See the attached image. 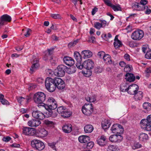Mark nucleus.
I'll return each instance as SVG.
<instances>
[{"instance_id":"obj_24","label":"nucleus","mask_w":151,"mask_h":151,"mask_svg":"<svg viewBox=\"0 0 151 151\" xmlns=\"http://www.w3.org/2000/svg\"><path fill=\"white\" fill-rule=\"evenodd\" d=\"M143 97V93L141 91H137L134 95V98L135 101L141 100Z\"/></svg>"},{"instance_id":"obj_2","label":"nucleus","mask_w":151,"mask_h":151,"mask_svg":"<svg viewBox=\"0 0 151 151\" xmlns=\"http://www.w3.org/2000/svg\"><path fill=\"white\" fill-rule=\"evenodd\" d=\"M45 87L47 90L50 92L54 91L56 89L54 78H47L45 81Z\"/></svg>"},{"instance_id":"obj_11","label":"nucleus","mask_w":151,"mask_h":151,"mask_svg":"<svg viewBox=\"0 0 151 151\" xmlns=\"http://www.w3.org/2000/svg\"><path fill=\"white\" fill-rule=\"evenodd\" d=\"M111 130L112 133L117 134L122 133L124 131L123 127L118 124H114L111 127Z\"/></svg>"},{"instance_id":"obj_5","label":"nucleus","mask_w":151,"mask_h":151,"mask_svg":"<svg viewBox=\"0 0 151 151\" xmlns=\"http://www.w3.org/2000/svg\"><path fill=\"white\" fill-rule=\"evenodd\" d=\"M31 145L34 149L38 150H41L45 147L44 143L38 139H34L31 141Z\"/></svg>"},{"instance_id":"obj_40","label":"nucleus","mask_w":151,"mask_h":151,"mask_svg":"<svg viewBox=\"0 0 151 151\" xmlns=\"http://www.w3.org/2000/svg\"><path fill=\"white\" fill-rule=\"evenodd\" d=\"M114 47L116 49L120 47L122 45L121 42L120 40H116L114 42Z\"/></svg>"},{"instance_id":"obj_18","label":"nucleus","mask_w":151,"mask_h":151,"mask_svg":"<svg viewBox=\"0 0 151 151\" xmlns=\"http://www.w3.org/2000/svg\"><path fill=\"white\" fill-rule=\"evenodd\" d=\"M35 132L37 136L40 137H45L48 134L47 131L44 128L37 130Z\"/></svg>"},{"instance_id":"obj_38","label":"nucleus","mask_w":151,"mask_h":151,"mask_svg":"<svg viewBox=\"0 0 151 151\" xmlns=\"http://www.w3.org/2000/svg\"><path fill=\"white\" fill-rule=\"evenodd\" d=\"M50 58L49 60L50 61L52 65L55 64L57 63L58 60V58L57 57L52 56H50Z\"/></svg>"},{"instance_id":"obj_42","label":"nucleus","mask_w":151,"mask_h":151,"mask_svg":"<svg viewBox=\"0 0 151 151\" xmlns=\"http://www.w3.org/2000/svg\"><path fill=\"white\" fill-rule=\"evenodd\" d=\"M132 67L131 65L127 64L124 68V71L127 73L132 70Z\"/></svg>"},{"instance_id":"obj_30","label":"nucleus","mask_w":151,"mask_h":151,"mask_svg":"<svg viewBox=\"0 0 151 151\" xmlns=\"http://www.w3.org/2000/svg\"><path fill=\"white\" fill-rule=\"evenodd\" d=\"M76 68L74 66H71L69 68L67 67L66 69V72L69 74H72L75 72Z\"/></svg>"},{"instance_id":"obj_1","label":"nucleus","mask_w":151,"mask_h":151,"mask_svg":"<svg viewBox=\"0 0 151 151\" xmlns=\"http://www.w3.org/2000/svg\"><path fill=\"white\" fill-rule=\"evenodd\" d=\"M46 98L45 94L43 92H37L34 95L33 99L35 102L38 104V106L40 107V106L44 107L45 104L43 103Z\"/></svg>"},{"instance_id":"obj_23","label":"nucleus","mask_w":151,"mask_h":151,"mask_svg":"<svg viewBox=\"0 0 151 151\" xmlns=\"http://www.w3.org/2000/svg\"><path fill=\"white\" fill-rule=\"evenodd\" d=\"M125 76L126 77L125 78L127 81L130 82L134 81L135 80V77L132 73H127L126 74Z\"/></svg>"},{"instance_id":"obj_58","label":"nucleus","mask_w":151,"mask_h":151,"mask_svg":"<svg viewBox=\"0 0 151 151\" xmlns=\"http://www.w3.org/2000/svg\"><path fill=\"white\" fill-rule=\"evenodd\" d=\"M148 3V1L147 0H141L140 3L143 6H145Z\"/></svg>"},{"instance_id":"obj_21","label":"nucleus","mask_w":151,"mask_h":151,"mask_svg":"<svg viewBox=\"0 0 151 151\" xmlns=\"http://www.w3.org/2000/svg\"><path fill=\"white\" fill-rule=\"evenodd\" d=\"M106 137L104 135H102L97 139V143L100 146H104L106 145Z\"/></svg>"},{"instance_id":"obj_35","label":"nucleus","mask_w":151,"mask_h":151,"mask_svg":"<svg viewBox=\"0 0 151 151\" xmlns=\"http://www.w3.org/2000/svg\"><path fill=\"white\" fill-rule=\"evenodd\" d=\"M86 101L89 102H94L96 99V96L94 95H92V96H88L86 97Z\"/></svg>"},{"instance_id":"obj_59","label":"nucleus","mask_w":151,"mask_h":151,"mask_svg":"<svg viewBox=\"0 0 151 151\" xmlns=\"http://www.w3.org/2000/svg\"><path fill=\"white\" fill-rule=\"evenodd\" d=\"M142 120H144L147 122L151 123V115L147 116V119H144Z\"/></svg>"},{"instance_id":"obj_46","label":"nucleus","mask_w":151,"mask_h":151,"mask_svg":"<svg viewBox=\"0 0 151 151\" xmlns=\"http://www.w3.org/2000/svg\"><path fill=\"white\" fill-rule=\"evenodd\" d=\"M94 27L98 29H99L102 27V25L101 24L98 22H95L94 24Z\"/></svg>"},{"instance_id":"obj_20","label":"nucleus","mask_w":151,"mask_h":151,"mask_svg":"<svg viewBox=\"0 0 151 151\" xmlns=\"http://www.w3.org/2000/svg\"><path fill=\"white\" fill-rule=\"evenodd\" d=\"M41 124V121L37 119H31L28 122V125L31 127H36L38 126Z\"/></svg>"},{"instance_id":"obj_12","label":"nucleus","mask_w":151,"mask_h":151,"mask_svg":"<svg viewBox=\"0 0 151 151\" xmlns=\"http://www.w3.org/2000/svg\"><path fill=\"white\" fill-rule=\"evenodd\" d=\"M55 84L56 87L60 90L64 89L65 87V84L64 81L61 78L55 77L54 78Z\"/></svg>"},{"instance_id":"obj_48","label":"nucleus","mask_w":151,"mask_h":151,"mask_svg":"<svg viewBox=\"0 0 151 151\" xmlns=\"http://www.w3.org/2000/svg\"><path fill=\"white\" fill-rule=\"evenodd\" d=\"M94 145V143L93 142L90 141L87 143L86 147L88 149H91Z\"/></svg>"},{"instance_id":"obj_17","label":"nucleus","mask_w":151,"mask_h":151,"mask_svg":"<svg viewBox=\"0 0 151 151\" xmlns=\"http://www.w3.org/2000/svg\"><path fill=\"white\" fill-rule=\"evenodd\" d=\"M23 133L25 135H34L36 131L32 128L25 127L23 129Z\"/></svg>"},{"instance_id":"obj_4","label":"nucleus","mask_w":151,"mask_h":151,"mask_svg":"<svg viewBox=\"0 0 151 151\" xmlns=\"http://www.w3.org/2000/svg\"><path fill=\"white\" fill-rule=\"evenodd\" d=\"M124 86L121 87V89L123 92L127 91L130 95H134L139 90V86L136 84H132L129 86L128 88H124Z\"/></svg>"},{"instance_id":"obj_57","label":"nucleus","mask_w":151,"mask_h":151,"mask_svg":"<svg viewBox=\"0 0 151 151\" xmlns=\"http://www.w3.org/2000/svg\"><path fill=\"white\" fill-rule=\"evenodd\" d=\"M145 58L147 59H151V50L147 51L145 55Z\"/></svg>"},{"instance_id":"obj_56","label":"nucleus","mask_w":151,"mask_h":151,"mask_svg":"<svg viewBox=\"0 0 151 151\" xmlns=\"http://www.w3.org/2000/svg\"><path fill=\"white\" fill-rule=\"evenodd\" d=\"M11 139V138L10 137L6 136V137H4L2 139V140L5 142H8Z\"/></svg>"},{"instance_id":"obj_14","label":"nucleus","mask_w":151,"mask_h":151,"mask_svg":"<svg viewBox=\"0 0 151 151\" xmlns=\"http://www.w3.org/2000/svg\"><path fill=\"white\" fill-rule=\"evenodd\" d=\"M122 139V137L120 134H113L109 138V140L114 143L119 142Z\"/></svg>"},{"instance_id":"obj_16","label":"nucleus","mask_w":151,"mask_h":151,"mask_svg":"<svg viewBox=\"0 0 151 151\" xmlns=\"http://www.w3.org/2000/svg\"><path fill=\"white\" fill-rule=\"evenodd\" d=\"M141 127L145 130L151 131V123L147 122L144 120H142L140 122Z\"/></svg>"},{"instance_id":"obj_61","label":"nucleus","mask_w":151,"mask_h":151,"mask_svg":"<svg viewBox=\"0 0 151 151\" xmlns=\"http://www.w3.org/2000/svg\"><path fill=\"white\" fill-rule=\"evenodd\" d=\"M145 7V9H146V11L145 12V13L146 14H149L151 12V10L148 9V7L147 6Z\"/></svg>"},{"instance_id":"obj_27","label":"nucleus","mask_w":151,"mask_h":151,"mask_svg":"<svg viewBox=\"0 0 151 151\" xmlns=\"http://www.w3.org/2000/svg\"><path fill=\"white\" fill-rule=\"evenodd\" d=\"M148 135L144 133H141L139 136V139L140 141H146L148 139Z\"/></svg>"},{"instance_id":"obj_62","label":"nucleus","mask_w":151,"mask_h":151,"mask_svg":"<svg viewBox=\"0 0 151 151\" xmlns=\"http://www.w3.org/2000/svg\"><path fill=\"white\" fill-rule=\"evenodd\" d=\"M119 65L122 67H125L127 65L126 63L124 61H120L119 63Z\"/></svg>"},{"instance_id":"obj_36","label":"nucleus","mask_w":151,"mask_h":151,"mask_svg":"<svg viewBox=\"0 0 151 151\" xmlns=\"http://www.w3.org/2000/svg\"><path fill=\"white\" fill-rule=\"evenodd\" d=\"M54 109H49L47 110V111L46 112V114H48V117L52 116V117H55L57 116L56 114L53 113L52 110Z\"/></svg>"},{"instance_id":"obj_22","label":"nucleus","mask_w":151,"mask_h":151,"mask_svg":"<svg viewBox=\"0 0 151 151\" xmlns=\"http://www.w3.org/2000/svg\"><path fill=\"white\" fill-rule=\"evenodd\" d=\"M72 126L70 124H65L62 127L63 132L66 133H69L71 132L72 130Z\"/></svg>"},{"instance_id":"obj_50","label":"nucleus","mask_w":151,"mask_h":151,"mask_svg":"<svg viewBox=\"0 0 151 151\" xmlns=\"http://www.w3.org/2000/svg\"><path fill=\"white\" fill-rule=\"evenodd\" d=\"M50 16L55 19H60L61 18L60 15L58 14H51Z\"/></svg>"},{"instance_id":"obj_25","label":"nucleus","mask_w":151,"mask_h":151,"mask_svg":"<svg viewBox=\"0 0 151 151\" xmlns=\"http://www.w3.org/2000/svg\"><path fill=\"white\" fill-rule=\"evenodd\" d=\"M90 140V138L88 136L83 135L78 137V140L81 143H86L88 142Z\"/></svg>"},{"instance_id":"obj_7","label":"nucleus","mask_w":151,"mask_h":151,"mask_svg":"<svg viewBox=\"0 0 151 151\" xmlns=\"http://www.w3.org/2000/svg\"><path fill=\"white\" fill-rule=\"evenodd\" d=\"M39 62V59L37 58L35 56H33L31 61L32 65L30 68V72L31 74L33 73L38 69L40 66V64Z\"/></svg>"},{"instance_id":"obj_28","label":"nucleus","mask_w":151,"mask_h":151,"mask_svg":"<svg viewBox=\"0 0 151 151\" xmlns=\"http://www.w3.org/2000/svg\"><path fill=\"white\" fill-rule=\"evenodd\" d=\"M93 127L91 124H88L84 127V132L86 133H90L93 131Z\"/></svg>"},{"instance_id":"obj_60","label":"nucleus","mask_w":151,"mask_h":151,"mask_svg":"<svg viewBox=\"0 0 151 151\" xmlns=\"http://www.w3.org/2000/svg\"><path fill=\"white\" fill-rule=\"evenodd\" d=\"M141 145L139 143L135 142L134 144V147H135L134 148V149L139 148L141 147Z\"/></svg>"},{"instance_id":"obj_34","label":"nucleus","mask_w":151,"mask_h":151,"mask_svg":"<svg viewBox=\"0 0 151 151\" xmlns=\"http://www.w3.org/2000/svg\"><path fill=\"white\" fill-rule=\"evenodd\" d=\"M74 58L77 61L81 62L82 61V56L80 53L78 52H75L74 53Z\"/></svg>"},{"instance_id":"obj_54","label":"nucleus","mask_w":151,"mask_h":151,"mask_svg":"<svg viewBox=\"0 0 151 151\" xmlns=\"http://www.w3.org/2000/svg\"><path fill=\"white\" fill-rule=\"evenodd\" d=\"M139 4V3H137L136 2H134L132 4V8L136 9H138Z\"/></svg>"},{"instance_id":"obj_41","label":"nucleus","mask_w":151,"mask_h":151,"mask_svg":"<svg viewBox=\"0 0 151 151\" xmlns=\"http://www.w3.org/2000/svg\"><path fill=\"white\" fill-rule=\"evenodd\" d=\"M111 7L112 8L113 10L115 11H121V8L120 7V5H118L117 6L114 5L112 4Z\"/></svg>"},{"instance_id":"obj_51","label":"nucleus","mask_w":151,"mask_h":151,"mask_svg":"<svg viewBox=\"0 0 151 151\" xmlns=\"http://www.w3.org/2000/svg\"><path fill=\"white\" fill-rule=\"evenodd\" d=\"M77 62L76 64L77 67L80 69H82L83 68V64H81V62H78V61H77Z\"/></svg>"},{"instance_id":"obj_15","label":"nucleus","mask_w":151,"mask_h":151,"mask_svg":"<svg viewBox=\"0 0 151 151\" xmlns=\"http://www.w3.org/2000/svg\"><path fill=\"white\" fill-rule=\"evenodd\" d=\"M32 116L40 120H42L45 118V116L43 113L40 111L37 110L34 111L32 113Z\"/></svg>"},{"instance_id":"obj_55","label":"nucleus","mask_w":151,"mask_h":151,"mask_svg":"<svg viewBox=\"0 0 151 151\" xmlns=\"http://www.w3.org/2000/svg\"><path fill=\"white\" fill-rule=\"evenodd\" d=\"M79 40V39H77L73 42H72L69 44L68 45L69 46L70 45L71 46H74L78 43Z\"/></svg>"},{"instance_id":"obj_43","label":"nucleus","mask_w":151,"mask_h":151,"mask_svg":"<svg viewBox=\"0 0 151 151\" xmlns=\"http://www.w3.org/2000/svg\"><path fill=\"white\" fill-rule=\"evenodd\" d=\"M44 122L45 124L48 127H54V123L52 121H51L48 120H45Z\"/></svg>"},{"instance_id":"obj_44","label":"nucleus","mask_w":151,"mask_h":151,"mask_svg":"<svg viewBox=\"0 0 151 151\" xmlns=\"http://www.w3.org/2000/svg\"><path fill=\"white\" fill-rule=\"evenodd\" d=\"M103 70L102 68L99 67L97 66L95 68L94 72L95 73H101Z\"/></svg>"},{"instance_id":"obj_6","label":"nucleus","mask_w":151,"mask_h":151,"mask_svg":"<svg viewBox=\"0 0 151 151\" xmlns=\"http://www.w3.org/2000/svg\"><path fill=\"white\" fill-rule=\"evenodd\" d=\"M57 107V104L55 100L52 97H49L46 102V104H45L44 107L46 110L50 109H55Z\"/></svg>"},{"instance_id":"obj_37","label":"nucleus","mask_w":151,"mask_h":151,"mask_svg":"<svg viewBox=\"0 0 151 151\" xmlns=\"http://www.w3.org/2000/svg\"><path fill=\"white\" fill-rule=\"evenodd\" d=\"M143 107L147 111H150L151 109V104L148 102L144 103L143 104Z\"/></svg>"},{"instance_id":"obj_3","label":"nucleus","mask_w":151,"mask_h":151,"mask_svg":"<svg viewBox=\"0 0 151 151\" xmlns=\"http://www.w3.org/2000/svg\"><path fill=\"white\" fill-rule=\"evenodd\" d=\"M83 68L88 70L86 71V74L88 75V76H91L92 74V71L91 70L92 69L94 66L93 62L91 60L88 59L85 61L83 63Z\"/></svg>"},{"instance_id":"obj_39","label":"nucleus","mask_w":151,"mask_h":151,"mask_svg":"<svg viewBox=\"0 0 151 151\" xmlns=\"http://www.w3.org/2000/svg\"><path fill=\"white\" fill-rule=\"evenodd\" d=\"M16 99L18 103L20 104H21L22 101L24 100L27 102L28 101L29 99V98H25L22 97H16Z\"/></svg>"},{"instance_id":"obj_64","label":"nucleus","mask_w":151,"mask_h":151,"mask_svg":"<svg viewBox=\"0 0 151 151\" xmlns=\"http://www.w3.org/2000/svg\"><path fill=\"white\" fill-rule=\"evenodd\" d=\"M124 59L127 61L130 60V56L128 54H125L124 56Z\"/></svg>"},{"instance_id":"obj_19","label":"nucleus","mask_w":151,"mask_h":151,"mask_svg":"<svg viewBox=\"0 0 151 151\" xmlns=\"http://www.w3.org/2000/svg\"><path fill=\"white\" fill-rule=\"evenodd\" d=\"M63 61L65 64L68 66H72L75 63L74 60L68 56H65L63 59Z\"/></svg>"},{"instance_id":"obj_9","label":"nucleus","mask_w":151,"mask_h":151,"mask_svg":"<svg viewBox=\"0 0 151 151\" xmlns=\"http://www.w3.org/2000/svg\"><path fill=\"white\" fill-rule=\"evenodd\" d=\"M92 104H86L82 107V111L83 113L87 116L90 115L93 112Z\"/></svg>"},{"instance_id":"obj_52","label":"nucleus","mask_w":151,"mask_h":151,"mask_svg":"<svg viewBox=\"0 0 151 151\" xmlns=\"http://www.w3.org/2000/svg\"><path fill=\"white\" fill-rule=\"evenodd\" d=\"M145 7H146L143 6L142 5L139 3L138 9H136V10L139 11H142L145 10Z\"/></svg>"},{"instance_id":"obj_31","label":"nucleus","mask_w":151,"mask_h":151,"mask_svg":"<svg viewBox=\"0 0 151 151\" xmlns=\"http://www.w3.org/2000/svg\"><path fill=\"white\" fill-rule=\"evenodd\" d=\"M0 101L3 105H9V103L4 98V96L2 94L0 93Z\"/></svg>"},{"instance_id":"obj_47","label":"nucleus","mask_w":151,"mask_h":151,"mask_svg":"<svg viewBox=\"0 0 151 151\" xmlns=\"http://www.w3.org/2000/svg\"><path fill=\"white\" fill-rule=\"evenodd\" d=\"M66 109L63 106H60L57 109V111L59 114H61Z\"/></svg>"},{"instance_id":"obj_33","label":"nucleus","mask_w":151,"mask_h":151,"mask_svg":"<svg viewBox=\"0 0 151 151\" xmlns=\"http://www.w3.org/2000/svg\"><path fill=\"white\" fill-rule=\"evenodd\" d=\"M72 112L70 111H68L67 109H66L61 115V116L63 117L67 118L70 116L71 115Z\"/></svg>"},{"instance_id":"obj_49","label":"nucleus","mask_w":151,"mask_h":151,"mask_svg":"<svg viewBox=\"0 0 151 151\" xmlns=\"http://www.w3.org/2000/svg\"><path fill=\"white\" fill-rule=\"evenodd\" d=\"M116 147L113 145H110L108 147L107 151H116Z\"/></svg>"},{"instance_id":"obj_63","label":"nucleus","mask_w":151,"mask_h":151,"mask_svg":"<svg viewBox=\"0 0 151 151\" xmlns=\"http://www.w3.org/2000/svg\"><path fill=\"white\" fill-rule=\"evenodd\" d=\"M53 50V48H51L50 49H48L47 50L48 53L47 54V55H48L50 57V56H52L51 55L52 53V50Z\"/></svg>"},{"instance_id":"obj_45","label":"nucleus","mask_w":151,"mask_h":151,"mask_svg":"<svg viewBox=\"0 0 151 151\" xmlns=\"http://www.w3.org/2000/svg\"><path fill=\"white\" fill-rule=\"evenodd\" d=\"M56 143L55 142H49L48 143V145L53 150H56V149L55 145H56Z\"/></svg>"},{"instance_id":"obj_10","label":"nucleus","mask_w":151,"mask_h":151,"mask_svg":"<svg viewBox=\"0 0 151 151\" xmlns=\"http://www.w3.org/2000/svg\"><path fill=\"white\" fill-rule=\"evenodd\" d=\"M144 33L141 30H137L134 32L131 35V38L134 40H139L143 37Z\"/></svg>"},{"instance_id":"obj_32","label":"nucleus","mask_w":151,"mask_h":151,"mask_svg":"<svg viewBox=\"0 0 151 151\" xmlns=\"http://www.w3.org/2000/svg\"><path fill=\"white\" fill-rule=\"evenodd\" d=\"M82 52L84 55V58H89L92 55V52L89 50H84L82 51Z\"/></svg>"},{"instance_id":"obj_26","label":"nucleus","mask_w":151,"mask_h":151,"mask_svg":"<svg viewBox=\"0 0 151 151\" xmlns=\"http://www.w3.org/2000/svg\"><path fill=\"white\" fill-rule=\"evenodd\" d=\"M111 124L110 121L109 120H105L101 123L102 128L105 130L108 129L110 127Z\"/></svg>"},{"instance_id":"obj_53","label":"nucleus","mask_w":151,"mask_h":151,"mask_svg":"<svg viewBox=\"0 0 151 151\" xmlns=\"http://www.w3.org/2000/svg\"><path fill=\"white\" fill-rule=\"evenodd\" d=\"M106 54L104 51H100L98 53V56L100 58H103V57Z\"/></svg>"},{"instance_id":"obj_13","label":"nucleus","mask_w":151,"mask_h":151,"mask_svg":"<svg viewBox=\"0 0 151 151\" xmlns=\"http://www.w3.org/2000/svg\"><path fill=\"white\" fill-rule=\"evenodd\" d=\"M11 17L7 14H4L0 17V28L4 25L7 22H10L11 21Z\"/></svg>"},{"instance_id":"obj_8","label":"nucleus","mask_w":151,"mask_h":151,"mask_svg":"<svg viewBox=\"0 0 151 151\" xmlns=\"http://www.w3.org/2000/svg\"><path fill=\"white\" fill-rule=\"evenodd\" d=\"M67 67L63 65H58L57 69L54 71L55 75L57 76L63 77L65 74V72H66V69Z\"/></svg>"},{"instance_id":"obj_29","label":"nucleus","mask_w":151,"mask_h":151,"mask_svg":"<svg viewBox=\"0 0 151 151\" xmlns=\"http://www.w3.org/2000/svg\"><path fill=\"white\" fill-rule=\"evenodd\" d=\"M103 59L105 63L107 64H110L112 63L111 60V59L110 55L108 54H106L103 57Z\"/></svg>"}]
</instances>
